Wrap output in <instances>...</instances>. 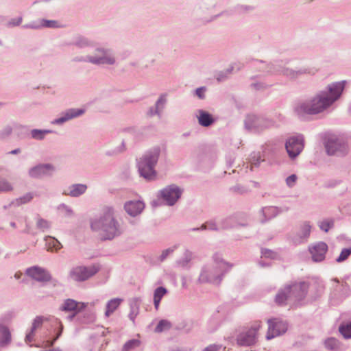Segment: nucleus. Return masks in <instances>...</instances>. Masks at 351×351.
I'll use <instances>...</instances> for the list:
<instances>
[{
	"instance_id": "nucleus-1",
	"label": "nucleus",
	"mask_w": 351,
	"mask_h": 351,
	"mask_svg": "<svg viewBox=\"0 0 351 351\" xmlns=\"http://www.w3.org/2000/svg\"><path fill=\"white\" fill-rule=\"evenodd\" d=\"M345 82H339L328 86V91H323L307 103L297 108L299 114H315L323 112L330 106L341 95Z\"/></svg>"
},
{
	"instance_id": "nucleus-2",
	"label": "nucleus",
	"mask_w": 351,
	"mask_h": 351,
	"mask_svg": "<svg viewBox=\"0 0 351 351\" xmlns=\"http://www.w3.org/2000/svg\"><path fill=\"white\" fill-rule=\"evenodd\" d=\"M91 229L97 232L101 239H111L119 233L118 224L110 207L101 209L99 217L91 221Z\"/></svg>"
},
{
	"instance_id": "nucleus-3",
	"label": "nucleus",
	"mask_w": 351,
	"mask_h": 351,
	"mask_svg": "<svg viewBox=\"0 0 351 351\" xmlns=\"http://www.w3.org/2000/svg\"><path fill=\"white\" fill-rule=\"evenodd\" d=\"M308 289V285L304 282H295L285 287L276 297V302L282 305L287 302H298L305 297Z\"/></svg>"
},
{
	"instance_id": "nucleus-4",
	"label": "nucleus",
	"mask_w": 351,
	"mask_h": 351,
	"mask_svg": "<svg viewBox=\"0 0 351 351\" xmlns=\"http://www.w3.org/2000/svg\"><path fill=\"white\" fill-rule=\"evenodd\" d=\"M159 149H154L152 152L146 154L138 162V169L141 175L146 179L152 180L155 176L154 169L158 161Z\"/></svg>"
},
{
	"instance_id": "nucleus-5",
	"label": "nucleus",
	"mask_w": 351,
	"mask_h": 351,
	"mask_svg": "<svg viewBox=\"0 0 351 351\" xmlns=\"http://www.w3.org/2000/svg\"><path fill=\"white\" fill-rule=\"evenodd\" d=\"M261 328V324L259 321L252 323V326L243 332L237 337V344L241 346H250L256 342L257 334Z\"/></svg>"
},
{
	"instance_id": "nucleus-6",
	"label": "nucleus",
	"mask_w": 351,
	"mask_h": 351,
	"mask_svg": "<svg viewBox=\"0 0 351 351\" xmlns=\"http://www.w3.org/2000/svg\"><path fill=\"white\" fill-rule=\"evenodd\" d=\"M290 158H295L300 154L304 147V138L302 135L289 138L285 145Z\"/></svg>"
},
{
	"instance_id": "nucleus-7",
	"label": "nucleus",
	"mask_w": 351,
	"mask_h": 351,
	"mask_svg": "<svg viewBox=\"0 0 351 351\" xmlns=\"http://www.w3.org/2000/svg\"><path fill=\"white\" fill-rule=\"evenodd\" d=\"M268 324L269 328L266 336V338L268 340L285 333L287 329V323L278 319H271L268 320Z\"/></svg>"
},
{
	"instance_id": "nucleus-8",
	"label": "nucleus",
	"mask_w": 351,
	"mask_h": 351,
	"mask_svg": "<svg viewBox=\"0 0 351 351\" xmlns=\"http://www.w3.org/2000/svg\"><path fill=\"white\" fill-rule=\"evenodd\" d=\"M326 149L328 154H343L346 149L347 145L342 141L337 138L332 137L328 139L326 143Z\"/></svg>"
},
{
	"instance_id": "nucleus-9",
	"label": "nucleus",
	"mask_w": 351,
	"mask_h": 351,
	"mask_svg": "<svg viewBox=\"0 0 351 351\" xmlns=\"http://www.w3.org/2000/svg\"><path fill=\"white\" fill-rule=\"evenodd\" d=\"M95 266L90 267H77L71 272V278L76 281H84L97 272Z\"/></svg>"
},
{
	"instance_id": "nucleus-10",
	"label": "nucleus",
	"mask_w": 351,
	"mask_h": 351,
	"mask_svg": "<svg viewBox=\"0 0 351 351\" xmlns=\"http://www.w3.org/2000/svg\"><path fill=\"white\" fill-rule=\"evenodd\" d=\"M181 193V190L176 186H169L161 191L162 198L169 205L174 204L180 197Z\"/></svg>"
},
{
	"instance_id": "nucleus-11",
	"label": "nucleus",
	"mask_w": 351,
	"mask_h": 351,
	"mask_svg": "<svg viewBox=\"0 0 351 351\" xmlns=\"http://www.w3.org/2000/svg\"><path fill=\"white\" fill-rule=\"evenodd\" d=\"M328 251V246L324 242H319L309 247V252L312 259L315 262L322 261L325 258V255Z\"/></svg>"
},
{
	"instance_id": "nucleus-12",
	"label": "nucleus",
	"mask_w": 351,
	"mask_h": 351,
	"mask_svg": "<svg viewBox=\"0 0 351 351\" xmlns=\"http://www.w3.org/2000/svg\"><path fill=\"white\" fill-rule=\"evenodd\" d=\"M26 274L37 281L47 282L51 280V276L49 272L38 267H33L27 269Z\"/></svg>"
},
{
	"instance_id": "nucleus-13",
	"label": "nucleus",
	"mask_w": 351,
	"mask_h": 351,
	"mask_svg": "<svg viewBox=\"0 0 351 351\" xmlns=\"http://www.w3.org/2000/svg\"><path fill=\"white\" fill-rule=\"evenodd\" d=\"M144 207V203L141 201H130L126 202L124 206L128 214L133 217L140 214Z\"/></svg>"
},
{
	"instance_id": "nucleus-14",
	"label": "nucleus",
	"mask_w": 351,
	"mask_h": 351,
	"mask_svg": "<svg viewBox=\"0 0 351 351\" xmlns=\"http://www.w3.org/2000/svg\"><path fill=\"white\" fill-rule=\"evenodd\" d=\"M99 55L90 57L89 61L95 64H113L114 59L110 55H107L103 50H98Z\"/></svg>"
},
{
	"instance_id": "nucleus-15",
	"label": "nucleus",
	"mask_w": 351,
	"mask_h": 351,
	"mask_svg": "<svg viewBox=\"0 0 351 351\" xmlns=\"http://www.w3.org/2000/svg\"><path fill=\"white\" fill-rule=\"evenodd\" d=\"M86 307L85 304L77 302L71 299L66 300L62 305L61 310L64 311H74L75 313Z\"/></svg>"
},
{
	"instance_id": "nucleus-16",
	"label": "nucleus",
	"mask_w": 351,
	"mask_h": 351,
	"mask_svg": "<svg viewBox=\"0 0 351 351\" xmlns=\"http://www.w3.org/2000/svg\"><path fill=\"white\" fill-rule=\"evenodd\" d=\"M53 170V167L49 165H41L32 168L29 171V175L33 178L40 177Z\"/></svg>"
},
{
	"instance_id": "nucleus-17",
	"label": "nucleus",
	"mask_w": 351,
	"mask_h": 351,
	"mask_svg": "<svg viewBox=\"0 0 351 351\" xmlns=\"http://www.w3.org/2000/svg\"><path fill=\"white\" fill-rule=\"evenodd\" d=\"M197 119L199 123L204 127H208L214 122L212 115L203 110L198 111Z\"/></svg>"
},
{
	"instance_id": "nucleus-18",
	"label": "nucleus",
	"mask_w": 351,
	"mask_h": 351,
	"mask_svg": "<svg viewBox=\"0 0 351 351\" xmlns=\"http://www.w3.org/2000/svg\"><path fill=\"white\" fill-rule=\"evenodd\" d=\"M84 112L82 110L71 109L66 112L64 117L57 119L53 121V123L60 124L72 118L76 117Z\"/></svg>"
},
{
	"instance_id": "nucleus-19",
	"label": "nucleus",
	"mask_w": 351,
	"mask_h": 351,
	"mask_svg": "<svg viewBox=\"0 0 351 351\" xmlns=\"http://www.w3.org/2000/svg\"><path fill=\"white\" fill-rule=\"evenodd\" d=\"M86 189L87 186L86 185L84 184H73L69 188L66 194L73 197H77L84 193L86 191Z\"/></svg>"
},
{
	"instance_id": "nucleus-20",
	"label": "nucleus",
	"mask_w": 351,
	"mask_h": 351,
	"mask_svg": "<svg viewBox=\"0 0 351 351\" xmlns=\"http://www.w3.org/2000/svg\"><path fill=\"white\" fill-rule=\"evenodd\" d=\"M122 300L119 298L110 300L106 304V311L105 312L106 316L109 317L112 313H114L119 306Z\"/></svg>"
},
{
	"instance_id": "nucleus-21",
	"label": "nucleus",
	"mask_w": 351,
	"mask_h": 351,
	"mask_svg": "<svg viewBox=\"0 0 351 351\" xmlns=\"http://www.w3.org/2000/svg\"><path fill=\"white\" fill-rule=\"evenodd\" d=\"M45 241L46 247L48 251H57L61 248L60 243L54 237H47Z\"/></svg>"
},
{
	"instance_id": "nucleus-22",
	"label": "nucleus",
	"mask_w": 351,
	"mask_h": 351,
	"mask_svg": "<svg viewBox=\"0 0 351 351\" xmlns=\"http://www.w3.org/2000/svg\"><path fill=\"white\" fill-rule=\"evenodd\" d=\"M11 335L7 328L0 326V346L7 345L10 342Z\"/></svg>"
},
{
	"instance_id": "nucleus-23",
	"label": "nucleus",
	"mask_w": 351,
	"mask_h": 351,
	"mask_svg": "<svg viewBox=\"0 0 351 351\" xmlns=\"http://www.w3.org/2000/svg\"><path fill=\"white\" fill-rule=\"evenodd\" d=\"M167 289L162 287H158L155 290L154 294V303L156 309L158 308L160 302L162 298L167 293Z\"/></svg>"
},
{
	"instance_id": "nucleus-24",
	"label": "nucleus",
	"mask_w": 351,
	"mask_h": 351,
	"mask_svg": "<svg viewBox=\"0 0 351 351\" xmlns=\"http://www.w3.org/2000/svg\"><path fill=\"white\" fill-rule=\"evenodd\" d=\"M12 189V184L5 178L0 176V192H8Z\"/></svg>"
},
{
	"instance_id": "nucleus-25",
	"label": "nucleus",
	"mask_w": 351,
	"mask_h": 351,
	"mask_svg": "<svg viewBox=\"0 0 351 351\" xmlns=\"http://www.w3.org/2000/svg\"><path fill=\"white\" fill-rule=\"evenodd\" d=\"M340 333L346 339L351 338V322L348 324H343L339 327Z\"/></svg>"
},
{
	"instance_id": "nucleus-26",
	"label": "nucleus",
	"mask_w": 351,
	"mask_h": 351,
	"mask_svg": "<svg viewBox=\"0 0 351 351\" xmlns=\"http://www.w3.org/2000/svg\"><path fill=\"white\" fill-rule=\"evenodd\" d=\"M140 346V341L137 339H132L128 341L124 345L122 351H132L134 348Z\"/></svg>"
},
{
	"instance_id": "nucleus-27",
	"label": "nucleus",
	"mask_w": 351,
	"mask_h": 351,
	"mask_svg": "<svg viewBox=\"0 0 351 351\" xmlns=\"http://www.w3.org/2000/svg\"><path fill=\"white\" fill-rule=\"evenodd\" d=\"M325 346L329 350H336L338 348V341L335 338H329L325 341Z\"/></svg>"
},
{
	"instance_id": "nucleus-28",
	"label": "nucleus",
	"mask_w": 351,
	"mask_h": 351,
	"mask_svg": "<svg viewBox=\"0 0 351 351\" xmlns=\"http://www.w3.org/2000/svg\"><path fill=\"white\" fill-rule=\"evenodd\" d=\"M50 130H33L32 131V136L34 138L36 139H42L46 134L50 133Z\"/></svg>"
},
{
	"instance_id": "nucleus-29",
	"label": "nucleus",
	"mask_w": 351,
	"mask_h": 351,
	"mask_svg": "<svg viewBox=\"0 0 351 351\" xmlns=\"http://www.w3.org/2000/svg\"><path fill=\"white\" fill-rule=\"evenodd\" d=\"M170 327H171V324L169 322L165 321V320H162L158 323V326H156V331L160 332H162L163 330L170 328Z\"/></svg>"
},
{
	"instance_id": "nucleus-30",
	"label": "nucleus",
	"mask_w": 351,
	"mask_h": 351,
	"mask_svg": "<svg viewBox=\"0 0 351 351\" xmlns=\"http://www.w3.org/2000/svg\"><path fill=\"white\" fill-rule=\"evenodd\" d=\"M351 254V248H346V249H343L339 256L337 258V261L340 263V262H342V261H344L345 260H346L348 256Z\"/></svg>"
},
{
	"instance_id": "nucleus-31",
	"label": "nucleus",
	"mask_w": 351,
	"mask_h": 351,
	"mask_svg": "<svg viewBox=\"0 0 351 351\" xmlns=\"http://www.w3.org/2000/svg\"><path fill=\"white\" fill-rule=\"evenodd\" d=\"M311 232V226L308 223H304L301 227V237L303 238H307Z\"/></svg>"
},
{
	"instance_id": "nucleus-32",
	"label": "nucleus",
	"mask_w": 351,
	"mask_h": 351,
	"mask_svg": "<svg viewBox=\"0 0 351 351\" xmlns=\"http://www.w3.org/2000/svg\"><path fill=\"white\" fill-rule=\"evenodd\" d=\"M333 221H324L319 223V228L325 231L328 232V230L332 226Z\"/></svg>"
},
{
	"instance_id": "nucleus-33",
	"label": "nucleus",
	"mask_w": 351,
	"mask_h": 351,
	"mask_svg": "<svg viewBox=\"0 0 351 351\" xmlns=\"http://www.w3.org/2000/svg\"><path fill=\"white\" fill-rule=\"evenodd\" d=\"M37 226L40 230H45V229H47L49 228V224L47 221L44 220L43 219H39L37 221Z\"/></svg>"
},
{
	"instance_id": "nucleus-34",
	"label": "nucleus",
	"mask_w": 351,
	"mask_h": 351,
	"mask_svg": "<svg viewBox=\"0 0 351 351\" xmlns=\"http://www.w3.org/2000/svg\"><path fill=\"white\" fill-rule=\"evenodd\" d=\"M296 180H297V176L293 174V175L289 176L287 178L286 183L289 186L291 187L295 184V183L296 182Z\"/></svg>"
},
{
	"instance_id": "nucleus-35",
	"label": "nucleus",
	"mask_w": 351,
	"mask_h": 351,
	"mask_svg": "<svg viewBox=\"0 0 351 351\" xmlns=\"http://www.w3.org/2000/svg\"><path fill=\"white\" fill-rule=\"evenodd\" d=\"M43 25L47 27H58V23L55 21H43Z\"/></svg>"
},
{
	"instance_id": "nucleus-36",
	"label": "nucleus",
	"mask_w": 351,
	"mask_h": 351,
	"mask_svg": "<svg viewBox=\"0 0 351 351\" xmlns=\"http://www.w3.org/2000/svg\"><path fill=\"white\" fill-rule=\"evenodd\" d=\"M43 318L41 317H37L34 323H33V326H32V330H35L37 328H38L43 323Z\"/></svg>"
},
{
	"instance_id": "nucleus-37",
	"label": "nucleus",
	"mask_w": 351,
	"mask_h": 351,
	"mask_svg": "<svg viewBox=\"0 0 351 351\" xmlns=\"http://www.w3.org/2000/svg\"><path fill=\"white\" fill-rule=\"evenodd\" d=\"M220 349V346L218 345H210L205 348L203 351H218Z\"/></svg>"
},
{
	"instance_id": "nucleus-38",
	"label": "nucleus",
	"mask_w": 351,
	"mask_h": 351,
	"mask_svg": "<svg viewBox=\"0 0 351 351\" xmlns=\"http://www.w3.org/2000/svg\"><path fill=\"white\" fill-rule=\"evenodd\" d=\"M174 251V248H169L164 250L161 254V260H164L169 254Z\"/></svg>"
},
{
	"instance_id": "nucleus-39",
	"label": "nucleus",
	"mask_w": 351,
	"mask_h": 351,
	"mask_svg": "<svg viewBox=\"0 0 351 351\" xmlns=\"http://www.w3.org/2000/svg\"><path fill=\"white\" fill-rule=\"evenodd\" d=\"M204 92H205L204 88H198L196 90V95H197V97L199 98L202 99L204 97Z\"/></svg>"
},
{
	"instance_id": "nucleus-40",
	"label": "nucleus",
	"mask_w": 351,
	"mask_h": 351,
	"mask_svg": "<svg viewBox=\"0 0 351 351\" xmlns=\"http://www.w3.org/2000/svg\"><path fill=\"white\" fill-rule=\"evenodd\" d=\"M32 199V195L31 194H27L23 197L21 198V203H26L29 202Z\"/></svg>"
},
{
	"instance_id": "nucleus-41",
	"label": "nucleus",
	"mask_w": 351,
	"mask_h": 351,
	"mask_svg": "<svg viewBox=\"0 0 351 351\" xmlns=\"http://www.w3.org/2000/svg\"><path fill=\"white\" fill-rule=\"evenodd\" d=\"M202 228H208V229H211V230H215V224L213 223H206V224H204L202 226Z\"/></svg>"
},
{
	"instance_id": "nucleus-42",
	"label": "nucleus",
	"mask_w": 351,
	"mask_h": 351,
	"mask_svg": "<svg viewBox=\"0 0 351 351\" xmlns=\"http://www.w3.org/2000/svg\"><path fill=\"white\" fill-rule=\"evenodd\" d=\"M186 256L187 259L185 261H182V264L183 265L186 264L190 261V259L191 258V253L188 252V251H186Z\"/></svg>"
},
{
	"instance_id": "nucleus-43",
	"label": "nucleus",
	"mask_w": 351,
	"mask_h": 351,
	"mask_svg": "<svg viewBox=\"0 0 351 351\" xmlns=\"http://www.w3.org/2000/svg\"><path fill=\"white\" fill-rule=\"evenodd\" d=\"M34 330H32L31 332L29 333L28 335H27V336L25 337V341L27 342H30L32 340V338H33V336H34Z\"/></svg>"
},
{
	"instance_id": "nucleus-44",
	"label": "nucleus",
	"mask_w": 351,
	"mask_h": 351,
	"mask_svg": "<svg viewBox=\"0 0 351 351\" xmlns=\"http://www.w3.org/2000/svg\"><path fill=\"white\" fill-rule=\"evenodd\" d=\"M165 99L162 97H160L157 102V108H158L160 105L162 106L165 104Z\"/></svg>"
},
{
	"instance_id": "nucleus-45",
	"label": "nucleus",
	"mask_w": 351,
	"mask_h": 351,
	"mask_svg": "<svg viewBox=\"0 0 351 351\" xmlns=\"http://www.w3.org/2000/svg\"><path fill=\"white\" fill-rule=\"evenodd\" d=\"M21 275H22L21 273H16L14 276H15L16 278L18 279V278H19L21 277Z\"/></svg>"
},
{
	"instance_id": "nucleus-46",
	"label": "nucleus",
	"mask_w": 351,
	"mask_h": 351,
	"mask_svg": "<svg viewBox=\"0 0 351 351\" xmlns=\"http://www.w3.org/2000/svg\"><path fill=\"white\" fill-rule=\"evenodd\" d=\"M18 152H19V149H15V150L12 151L11 154H16Z\"/></svg>"
},
{
	"instance_id": "nucleus-47",
	"label": "nucleus",
	"mask_w": 351,
	"mask_h": 351,
	"mask_svg": "<svg viewBox=\"0 0 351 351\" xmlns=\"http://www.w3.org/2000/svg\"><path fill=\"white\" fill-rule=\"evenodd\" d=\"M200 278L202 280H204V274H202Z\"/></svg>"
},
{
	"instance_id": "nucleus-48",
	"label": "nucleus",
	"mask_w": 351,
	"mask_h": 351,
	"mask_svg": "<svg viewBox=\"0 0 351 351\" xmlns=\"http://www.w3.org/2000/svg\"><path fill=\"white\" fill-rule=\"evenodd\" d=\"M333 280H334L335 282H337V283H339V280H338V279H337V278H335Z\"/></svg>"
},
{
	"instance_id": "nucleus-49",
	"label": "nucleus",
	"mask_w": 351,
	"mask_h": 351,
	"mask_svg": "<svg viewBox=\"0 0 351 351\" xmlns=\"http://www.w3.org/2000/svg\"><path fill=\"white\" fill-rule=\"evenodd\" d=\"M226 264L224 263H221V267H223Z\"/></svg>"
}]
</instances>
